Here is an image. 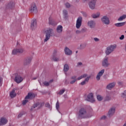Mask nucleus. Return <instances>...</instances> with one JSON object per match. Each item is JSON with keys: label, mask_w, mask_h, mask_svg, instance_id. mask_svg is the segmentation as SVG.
<instances>
[{"label": "nucleus", "mask_w": 126, "mask_h": 126, "mask_svg": "<svg viewBox=\"0 0 126 126\" xmlns=\"http://www.w3.org/2000/svg\"><path fill=\"white\" fill-rule=\"evenodd\" d=\"M64 83L65 84H66V85H67V84H68V82L67 81V80H65Z\"/></svg>", "instance_id": "55"}, {"label": "nucleus", "mask_w": 126, "mask_h": 126, "mask_svg": "<svg viewBox=\"0 0 126 126\" xmlns=\"http://www.w3.org/2000/svg\"><path fill=\"white\" fill-rule=\"evenodd\" d=\"M43 84L45 85V86H49V85H50V82L45 81L43 83Z\"/></svg>", "instance_id": "42"}, {"label": "nucleus", "mask_w": 126, "mask_h": 126, "mask_svg": "<svg viewBox=\"0 0 126 126\" xmlns=\"http://www.w3.org/2000/svg\"><path fill=\"white\" fill-rule=\"evenodd\" d=\"M101 22L103 24H105V25H109L110 24V19L109 17L107 16H104L101 18Z\"/></svg>", "instance_id": "8"}, {"label": "nucleus", "mask_w": 126, "mask_h": 126, "mask_svg": "<svg viewBox=\"0 0 126 126\" xmlns=\"http://www.w3.org/2000/svg\"><path fill=\"white\" fill-rule=\"evenodd\" d=\"M88 25L90 28H94L96 24L95 23V22L93 21H89L88 22Z\"/></svg>", "instance_id": "20"}, {"label": "nucleus", "mask_w": 126, "mask_h": 126, "mask_svg": "<svg viewBox=\"0 0 126 126\" xmlns=\"http://www.w3.org/2000/svg\"><path fill=\"white\" fill-rule=\"evenodd\" d=\"M51 60L54 62H59L60 61V54L58 53L57 49H54Z\"/></svg>", "instance_id": "3"}, {"label": "nucleus", "mask_w": 126, "mask_h": 126, "mask_svg": "<svg viewBox=\"0 0 126 126\" xmlns=\"http://www.w3.org/2000/svg\"><path fill=\"white\" fill-rule=\"evenodd\" d=\"M24 52V50L22 48H20L18 49H14L12 51V55H16V54L19 53V54H21Z\"/></svg>", "instance_id": "14"}, {"label": "nucleus", "mask_w": 126, "mask_h": 126, "mask_svg": "<svg viewBox=\"0 0 126 126\" xmlns=\"http://www.w3.org/2000/svg\"><path fill=\"white\" fill-rule=\"evenodd\" d=\"M111 65V63H109V58L105 57L102 61V66L103 67H109Z\"/></svg>", "instance_id": "5"}, {"label": "nucleus", "mask_w": 126, "mask_h": 126, "mask_svg": "<svg viewBox=\"0 0 126 126\" xmlns=\"http://www.w3.org/2000/svg\"><path fill=\"white\" fill-rule=\"evenodd\" d=\"M64 91H65V90H64V89L60 90L59 93H58V94H59V95H63V93H64Z\"/></svg>", "instance_id": "37"}, {"label": "nucleus", "mask_w": 126, "mask_h": 126, "mask_svg": "<svg viewBox=\"0 0 126 126\" xmlns=\"http://www.w3.org/2000/svg\"><path fill=\"white\" fill-rule=\"evenodd\" d=\"M116 111V108L112 107L109 111H108V116L109 117H112V116L115 114Z\"/></svg>", "instance_id": "21"}, {"label": "nucleus", "mask_w": 126, "mask_h": 126, "mask_svg": "<svg viewBox=\"0 0 126 126\" xmlns=\"http://www.w3.org/2000/svg\"><path fill=\"white\" fill-rule=\"evenodd\" d=\"M65 5L66 8H69V7H70V4H69V3H66L65 4Z\"/></svg>", "instance_id": "43"}, {"label": "nucleus", "mask_w": 126, "mask_h": 126, "mask_svg": "<svg viewBox=\"0 0 126 126\" xmlns=\"http://www.w3.org/2000/svg\"><path fill=\"white\" fill-rule=\"evenodd\" d=\"M45 38L44 40V42H47L48 40H50L51 38V35L54 34V30L49 28L47 30L45 31Z\"/></svg>", "instance_id": "1"}, {"label": "nucleus", "mask_w": 126, "mask_h": 126, "mask_svg": "<svg viewBox=\"0 0 126 126\" xmlns=\"http://www.w3.org/2000/svg\"><path fill=\"white\" fill-rule=\"evenodd\" d=\"M106 116H103L101 118V120H105V119H106Z\"/></svg>", "instance_id": "56"}, {"label": "nucleus", "mask_w": 126, "mask_h": 126, "mask_svg": "<svg viewBox=\"0 0 126 126\" xmlns=\"http://www.w3.org/2000/svg\"><path fill=\"white\" fill-rule=\"evenodd\" d=\"M123 126H126V124H125L123 125Z\"/></svg>", "instance_id": "62"}, {"label": "nucleus", "mask_w": 126, "mask_h": 126, "mask_svg": "<svg viewBox=\"0 0 126 126\" xmlns=\"http://www.w3.org/2000/svg\"><path fill=\"white\" fill-rule=\"evenodd\" d=\"M79 65H82V63H81V62L78 63L77 66H79Z\"/></svg>", "instance_id": "54"}, {"label": "nucleus", "mask_w": 126, "mask_h": 126, "mask_svg": "<svg viewBox=\"0 0 126 126\" xmlns=\"http://www.w3.org/2000/svg\"><path fill=\"white\" fill-rule=\"evenodd\" d=\"M76 75H73L72 76L70 77V80H72L70 82V84H73L74 83H75V82H76V81L77 80V79L76 78Z\"/></svg>", "instance_id": "24"}, {"label": "nucleus", "mask_w": 126, "mask_h": 126, "mask_svg": "<svg viewBox=\"0 0 126 126\" xmlns=\"http://www.w3.org/2000/svg\"><path fill=\"white\" fill-rule=\"evenodd\" d=\"M115 86H116V83L115 82L109 83L106 86V89H108V90H111V89H113V88H114V87Z\"/></svg>", "instance_id": "18"}, {"label": "nucleus", "mask_w": 126, "mask_h": 126, "mask_svg": "<svg viewBox=\"0 0 126 126\" xmlns=\"http://www.w3.org/2000/svg\"><path fill=\"white\" fill-rule=\"evenodd\" d=\"M56 109L59 111V109H60V102H59V101H58L56 103Z\"/></svg>", "instance_id": "38"}, {"label": "nucleus", "mask_w": 126, "mask_h": 126, "mask_svg": "<svg viewBox=\"0 0 126 126\" xmlns=\"http://www.w3.org/2000/svg\"><path fill=\"white\" fill-rule=\"evenodd\" d=\"M14 81L16 83H21L23 81V78L18 73H16L15 74Z\"/></svg>", "instance_id": "6"}, {"label": "nucleus", "mask_w": 126, "mask_h": 126, "mask_svg": "<svg viewBox=\"0 0 126 126\" xmlns=\"http://www.w3.org/2000/svg\"><path fill=\"white\" fill-rule=\"evenodd\" d=\"M100 16V13L99 12H97L95 14H93L92 15V17L93 18H98Z\"/></svg>", "instance_id": "32"}, {"label": "nucleus", "mask_w": 126, "mask_h": 126, "mask_svg": "<svg viewBox=\"0 0 126 126\" xmlns=\"http://www.w3.org/2000/svg\"><path fill=\"white\" fill-rule=\"evenodd\" d=\"M126 24V22L122 23H118L115 24L116 27H122V26H124Z\"/></svg>", "instance_id": "31"}, {"label": "nucleus", "mask_w": 126, "mask_h": 126, "mask_svg": "<svg viewBox=\"0 0 126 126\" xmlns=\"http://www.w3.org/2000/svg\"><path fill=\"white\" fill-rule=\"evenodd\" d=\"M116 46L115 45H110L107 47L105 50V54L106 56H109L110 54L113 53L114 51H115V49H116Z\"/></svg>", "instance_id": "4"}, {"label": "nucleus", "mask_w": 126, "mask_h": 126, "mask_svg": "<svg viewBox=\"0 0 126 126\" xmlns=\"http://www.w3.org/2000/svg\"><path fill=\"white\" fill-rule=\"evenodd\" d=\"M126 14L120 16L119 17V18H118V21H122L124 20V19H126Z\"/></svg>", "instance_id": "33"}, {"label": "nucleus", "mask_w": 126, "mask_h": 126, "mask_svg": "<svg viewBox=\"0 0 126 126\" xmlns=\"http://www.w3.org/2000/svg\"><path fill=\"white\" fill-rule=\"evenodd\" d=\"M44 105H45V103L43 102H37L31 107V111H33L34 109L37 108V107H38V109H41V108L43 107Z\"/></svg>", "instance_id": "7"}, {"label": "nucleus", "mask_w": 126, "mask_h": 126, "mask_svg": "<svg viewBox=\"0 0 126 126\" xmlns=\"http://www.w3.org/2000/svg\"><path fill=\"white\" fill-rule=\"evenodd\" d=\"M37 25V22L36 19H33L32 21V23L31 24V28L33 30L36 27Z\"/></svg>", "instance_id": "22"}, {"label": "nucleus", "mask_w": 126, "mask_h": 126, "mask_svg": "<svg viewBox=\"0 0 126 126\" xmlns=\"http://www.w3.org/2000/svg\"><path fill=\"white\" fill-rule=\"evenodd\" d=\"M97 99L98 101H102L103 100V96L101 95H97Z\"/></svg>", "instance_id": "36"}, {"label": "nucleus", "mask_w": 126, "mask_h": 126, "mask_svg": "<svg viewBox=\"0 0 126 126\" xmlns=\"http://www.w3.org/2000/svg\"><path fill=\"white\" fill-rule=\"evenodd\" d=\"M96 1H97L96 0H92L89 2L88 4L91 9H95V7L96 6Z\"/></svg>", "instance_id": "10"}, {"label": "nucleus", "mask_w": 126, "mask_h": 126, "mask_svg": "<svg viewBox=\"0 0 126 126\" xmlns=\"http://www.w3.org/2000/svg\"><path fill=\"white\" fill-rule=\"evenodd\" d=\"M105 72V69H103L101 70H100L98 73L97 74L96 78V80L99 81L101 79V76L104 74V73Z\"/></svg>", "instance_id": "15"}, {"label": "nucleus", "mask_w": 126, "mask_h": 126, "mask_svg": "<svg viewBox=\"0 0 126 126\" xmlns=\"http://www.w3.org/2000/svg\"><path fill=\"white\" fill-rule=\"evenodd\" d=\"M87 74H84L82 76V78H85L87 76Z\"/></svg>", "instance_id": "52"}, {"label": "nucleus", "mask_w": 126, "mask_h": 126, "mask_svg": "<svg viewBox=\"0 0 126 126\" xmlns=\"http://www.w3.org/2000/svg\"><path fill=\"white\" fill-rule=\"evenodd\" d=\"M64 53L67 56H71V55H72V51L70 50L68 47L65 48Z\"/></svg>", "instance_id": "17"}, {"label": "nucleus", "mask_w": 126, "mask_h": 126, "mask_svg": "<svg viewBox=\"0 0 126 126\" xmlns=\"http://www.w3.org/2000/svg\"><path fill=\"white\" fill-rule=\"evenodd\" d=\"M81 85H85L86 84V82L84 80L80 83Z\"/></svg>", "instance_id": "51"}, {"label": "nucleus", "mask_w": 126, "mask_h": 126, "mask_svg": "<svg viewBox=\"0 0 126 126\" xmlns=\"http://www.w3.org/2000/svg\"><path fill=\"white\" fill-rule=\"evenodd\" d=\"M63 13L64 19L66 20L68 18V13L67 11L66 10H63Z\"/></svg>", "instance_id": "25"}, {"label": "nucleus", "mask_w": 126, "mask_h": 126, "mask_svg": "<svg viewBox=\"0 0 126 126\" xmlns=\"http://www.w3.org/2000/svg\"><path fill=\"white\" fill-rule=\"evenodd\" d=\"M83 15L84 16V17H87V14L86 12H83Z\"/></svg>", "instance_id": "53"}, {"label": "nucleus", "mask_w": 126, "mask_h": 126, "mask_svg": "<svg viewBox=\"0 0 126 126\" xmlns=\"http://www.w3.org/2000/svg\"><path fill=\"white\" fill-rule=\"evenodd\" d=\"M86 115H87L86 110L84 108H81L79 110L78 118L79 119H86V118H88Z\"/></svg>", "instance_id": "2"}, {"label": "nucleus", "mask_w": 126, "mask_h": 126, "mask_svg": "<svg viewBox=\"0 0 126 126\" xmlns=\"http://www.w3.org/2000/svg\"><path fill=\"white\" fill-rule=\"evenodd\" d=\"M77 53H78V51H76V54H77Z\"/></svg>", "instance_id": "61"}, {"label": "nucleus", "mask_w": 126, "mask_h": 126, "mask_svg": "<svg viewBox=\"0 0 126 126\" xmlns=\"http://www.w3.org/2000/svg\"><path fill=\"white\" fill-rule=\"evenodd\" d=\"M91 76H88V77L86 78L85 79V81L86 82H88V81H89V79H90Z\"/></svg>", "instance_id": "44"}, {"label": "nucleus", "mask_w": 126, "mask_h": 126, "mask_svg": "<svg viewBox=\"0 0 126 126\" xmlns=\"http://www.w3.org/2000/svg\"><path fill=\"white\" fill-rule=\"evenodd\" d=\"M94 41H95V42H99V41H100V39H99V38H97V37H94Z\"/></svg>", "instance_id": "47"}, {"label": "nucleus", "mask_w": 126, "mask_h": 126, "mask_svg": "<svg viewBox=\"0 0 126 126\" xmlns=\"http://www.w3.org/2000/svg\"><path fill=\"white\" fill-rule=\"evenodd\" d=\"M32 61V58H31V57H29V58L26 59L24 62V65H28V64H30Z\"/></svg>", "instance_id": "16"}, {"label": "nucleus", "mask_w": 126, "mask_h": 126, "mask_svg": "<svg viewBox=\"0 0 126 126\" xmlns=\"http://www.w3.org/2000/svg\"><path fill=\"white\" fill-rule=\"evenodd\" d=\"M49 24L50 25H52V26H55V25H57V24L54 20L52 19V18L50 17L49 19Z\"/></svg>", "instance_id": "29"}, {"label": "nucleus", "mask_w": 126, "mask_h": 126, "mask_svg": "<svg viewBox=\"0 0 126 126\" xmlns=\"http://www.w3.org/2000/svg\"><path fill=\"white\" fill-rule=\"evenodd\" d=\"M118 84L120 86H123V85H124V82H118Z\"/></svg>", "instance_id": "46"}, {"label": "nucleus", "mask_w": 126, "mask_h": 126, "mask_svg": "<svg viewBox=\"0 0 126 126\" xmlns=\"http://www.w3.org/2000/svg\"><path fill=\"white\" fill-rule=\"evenodd\" d=\"M32 79V80H36V79H37V77H33Z\"/></svg>", "instance_id": "58"}, {"label": "nucleus", "mask_w": 126, "mask_h": 126, "mask_svg": "<svg viewBox=\"0 0 126 126\" xmlns=\"http://www.w3.org/2000/svg\"><path fill=\"white\" fill-rule=\"evenodd\" d=\"M125 101H126V99H125Z\"/></svg>", "instance_id": "63"}, {"label": "nucleus", "mask_w": 126, "mask_h": 126, "mask_svg": "<svg viewBox=\"0 0 126 126\" xmlns=\"http://www.w3.org/2000/svg\"><path fill=\"white\" fill-rule=\"evenodd\" d=\"M82 76H81L80 77H79L78 78H77V80H80V79H82Z\"/></svg>", "instance_id": "57"}, {"label": "nucleus", "mask_w": 126, "mask_h": 126, "mask_svg": "<svg viewBox=\"0 0 126 126\" xmlns=\"http://www.w3.org/2000/svg\"><path fill=\"white\" fill-rule=\"evenodd\" d=\"M82 24V17H79L77 18L76 24V27L77 29H79Z\"/></svg>", "instance_id": "9"}, {"label": "nucleus", "mask_w": 126, "mask_h": 126, "mask_svg": "<svg viewBox=\"0 0 126 126\" xmlns=\"http://www.w3.org/2000/svg\"><path fill=\"white\" fill-rule=\"evenodd\" d=\"M35 95L34 94L28 93V95L25 97V99H34Z\"/></svg>", "instance_id": "23"}, {"label": "nucleus", "mask_w": 126, "mask_h": 126, "mask_svg": "<svg viewBox=\"0 0 126 126\" xmlns=\"http://www.w3.org/2000/svg\"><path fill=\"white\" fill-rule=\"evenodd\" d=\"M84 2H85V1H87V0H83Z\"/></svg>", "instance_id": "60"}, {"label": "nucleus", "mask_w": 126, "mask_h": 126, "mask_svg": "<svg viewBox=\"0 0 126 126\" xmlns=\"http://www.w3.org/2000/svg\"><path fill=\"white\" fill-rule=\"evenodd\" d=\"M23 115H24V112H21L20 113L18 116V118H21V117H22V116H23Z\"/></svg>", "instance_id": "45"}, {"label": "nucleus", "mask_w": 126, "mask_h": 126, "mask_svg": "<svg viewBox=\"0 0 126 126\" xmlns=\"http://www.w3.org/2000/svg\"><path fill=\"white\" fill-rule=\"evenodd\" d=\"M86 43H82L80 44V50H83V49H85V48H86Z\"/></svg>", "instance_id": "34"}, {"label": "nucleus", "mask_w": 126, "mask_h": 126, "mask_svg": "<svg viewBox=\"0 0 126 126\" xmlns=\"http://www.w3.org/2000/svg\"><path fill=\"white\" fill-rule=\"evenodd\" d=\"M87 101H88L89 102H91L92 103H93V102H95V99H94V95L93 94V93H90L87 95Z\"/></svg>", "instance_id": "12"}, {"label": "nucleus", "mask_w": 126, "mask_h": 126, "mask_svg": "<svg viewBox=\"0 0 126 126\" xmlns=\"http://www.w3.org/2000/svg\"><path fill=\"white\" fill-rule=\"evenodd\" d=\"M2 85V78L0 77V87Z\"/></svg>", "instance_id": "50"}, {"label": "nucleus", "mask_w": 126, "mask_h": 126, "mask_svg": "<svg viewBox=\"0 0 126 126\" xmlns=\"http://www.w3.org/2000/svg\"><path fill=\"white\" fill-rule=\"evenodd\" d=\"M30 12H32L33 13H36L37 12V7L35 3H32L30 8Z\"/></svg>", "instance_id": "13"}, {"label": "nucleus", "mask_w": 126, "mask_h": 126, "mask_svg": "<svg viewBox=\"0 0 126 126\" xmlns=\"http://www.w3.org/2000/svg\"><path fill=\"white\" fill-rule=\"evenodd\" d=\"M69 69V66H68V64H65L63 67V71H64L65 72H67V71H68Z\"/></svg>", "instance_id": "30"}, {"label": "nucleus", "mask_w": 126, "mask_h": 126, "mask_svg": "<svg viewBox=\"0 0 126 126\" xmlns=\"http://www.w3.org/2000/svg\"><path fill=\"white\" fill-rule=\"evenodd\" d=\"M119 39L120 40H124V39H125V35L124 34L122 35Z\"/></svg>", "instance_id": "48"}, {"label": "nucleus", "mask_w": 126, "mask_h": 126, "mask_svg": "<svg viewBox=\"0 0 126 126\" xmlns=\"http://www.w3.org/2000/svg\"><path fill=\"white\" fill-rule=\"evenodd\" d=\"M56 31L57 33H62L63 32V26H58L56 29Z\"/></svg>", "instance_id": "27"}, {"label": "nucleus", "mask_w": 126, "mask_h": 126, "mask_svg": "<svg viewBox=\"0 0 126 126\" xmlns=\"http://www.w3.org/2000/svg\"><path fill=\"white\" fill-rule=\"evenodd\" d=\"M86 30H87L86 28H82L81 30V32L82 33H85V32H86Z\"/></svg>", "instance_id": "40"}, {"label": "nucleus", "mask_w": 126, "mask_h": 126, "mask_svg": "<svg viewBox=\"0 0 126 126\" xmlns=\"http://www.w3.org/2000/svg\"><path fill=\"white\" fill-rule=\"evenodd\" d=\"M7 124V120L4 118L0 119V126H4Z\"/></svg>", "instance_id": "19"}, {"label": "nucleus", "mask_w": 126, "mask_h": 126, "mask_svg": "<svg viewBox=\"0 0 126 126\" xmlns=\"http://www.w3.org/2000/svg\"><path fill=\"white\" fill-rule=\"evenodd\" d=\"M10 96L11 98H14L16 97V93H15V89H13L10 93Z\"/></svg>", "instance_id": "26"}, {"label": "nucleus", "mask_w": 126, "mask_h": 126, "mask_svg": "<svg viewBox=\"0 0 126 126\" xmlns=\"http://www.w3.org/2000/svg\"><path fill=\"white\" fill-rule=\"evenodd\" d=\"M45 107L48 108V109H51V105H50V103L48 102L45 103Z\"/></svg>", "instance_id": "41"}, {"label": "nucleus", "mask_w": 126, "mask_h": 126, "mask_svg": "<svg viewBox=\"0 0 126 126\" xmlns=\"http://www.w3.org/2000/svg\"><path fill=\"white\" fill-rule=\"evenodd\" d=\"M105 102H109L112 100V94L110 92H107L106 93V95L104 98Z\"/></svg>", "instance_id": "11"}, {"label": "nucleus", "mask_w": 126, "mask_h": 126, "mask_svg": "<svg viewBox=\"0 0 126 126\" xmlns=\"http://www.w3.org/2000/svg\"><path fill=\"white\" fill-rule=\"evenodd\" d=\"M121 97L124 98H126V90L121 94Z\"/></svg>", "instance_id": "35"}, {"label": "nucleus", "mask_w": 126, "mask_h": 126, "mask_svg": "<svg viewBox=\"0 0 126 126\" xmlns=\"http://www.w3.org/2000/svg\"><path fill=\"white\" fill-rule=\"evenodd\" d=\"M27 103H28V100H27V99H25V100H24L23 101V105H26V104H27Z\"/></svg>", "instance_id": "39"}, {"label": "nucleus", "mask_w": 126, "mask_h": 126, "mask_svg": "<svg viewBox=\"0 0 126 126\" xmlns=\"http://www.w3.org/2000/svg\"><path fill=\"white\" fill-rule=\"evenodd\" d=\"M7 8H8L9 9H12L13 7H14V3H13V2H10L7 5Z\"/></svg>", "instance_id": "28"}, {"label": "nucleus", "mask_w": 126, "mask_h": 126, "mask_svg": "<svg viewBox=\"0 0 126 126\" xmlns=\"http://www.w3.org/2000/svg\"><path fill=\"white\" fill-rule=\"evenodd\" d=\"M53 80H51L49 82V83H51V82H53Z\"/></svg>", "instance_id": "59"}, {"label": "nucleus", "mask_w": 126, "mask_h": 126, "mask_svg": "<svg viewBox=\"0 0 126 126\" xmlns=\"http://www.w3.org/2000/svg\"><path fill=\"white\" fill-rule=\"evenodd\" d=\"M76 34H82V33L81 32V31H79V30H77L76 31Z\"/></svg>", "instance_id": "49"}]
</instances>
